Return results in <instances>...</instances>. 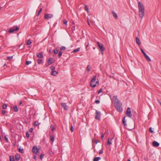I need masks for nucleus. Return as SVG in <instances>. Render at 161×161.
Masks as SVG:
<instances>
[{"label":"nucleus","mask_w":161,"mask_h":161,"mask_svg":"<svg viewBox=\"0 0 161 161\" xmlns=\"http://www.w3.org/2000/svg\"><path fill=\"white\" fill-rule=\"evenodd\" d=\"M54 53L55 54H57L58 53V50L57 49H54L53 50Z\"/></svg>","instance_id":"nucleus-35"},{"label":"nucleus","mask_w":161,"mask_h":161,"mask_svg":"<svg viewBox=\"0 0 161 161\" xmlns=\"http://www.w3.org/2000/svg\"><path fill=\"white\" fill-rule=\"evenodd\" d=\"M97 78V76L95 75L92 78L90 83V86L91 87L94 88L96 86L97 84H98V80L97 79V80L96 81Z\"/></svg>","instance_id":"nucleus-2"},{"label":"nucleus","mask_w":161,"mask_h":161,"mask_svg":"<svg viewBox=\"0 0 161 161\" xmlns=\"http://www.w3.org/2000/svg\"><path fill=\"white\" fill-rule=\"evenodd\" d=\"M57 74V72L55 71H52L51 73V75L54 76L56 75Z\"/></svg>","instance_id":"nucleus-20"},{"label":"nucleus","mask_w":161,"mask_h":161,"mask_svg":"<svg viewBox=\"0 0 161 161\" xmlns=\"http://www.w3.org/2000/svg\"><path fill=\"white\" fill-rule=\"evenodd\" d=\"M62 54V52L61 51H60L58 54V56L59 58H60Z\"/></svg>","instance_id":"nucleus-33"},{"label":"nucleus","mask_w":161,"mask_h":161,"mask_svg":"<svg viewBox=\"0 0 161 161\" xmlns=\"http://www.w3.org/2000/svg\"><path fill=\"white\" fill-rule=\"evenodd\" d=\"M61 105L63 107L64 109L67 110V106L66 104L65 103H61Z\"/></svg>","instance_id":"nucleus-13"},{"label":"nucleus","mask_w":161,"mask_h":161,"mask_svg":"<svg viewBox=\"0 0 161 161\" xmlns=\"http://www.w3.org/2000/svg\"><path fill=\"white\" fill-rule=\"evenodd\" d=\"M138 8L139 17L142 20L144 15V8L143 4L140 2H138Z\"/></svg>","instance_id":"nucleus-1"},{"label":"nucleus","mask_w":161,"mask_h":161,"mask_svg":"<svg viewBox=\"0 0 161 161\" xmlns=\"http://www.w3.org/2000/svg\"><path fill=\"white\" fill-rule=\"evenodd\" d=\"M154 147H158L159 145V144L156 141H153L152 143Z\"/></svg>","instance_id":"nucleus-12"},{"label":"nucleus","mask_w":161,"mask_h":161,"mask_svg":"<svg viewBox=\"0 0 161 161\" xmlns=\"http://www.w3.org/2000/svg\"><path fill=\"white\" fill-rule=\"evenodd\" d=\"M112 14H113V16L115 17V19H118V15L114 11H112Z\"/></svg>","instance_id":"nucleus-15"},{"label":"nucleus","mask_w":161,"mask_h":161,"mask_svg":"<svg viewBox=\"0 0 161 161\" xmlns=\"http://www.w3.org/2000/svg\"><path fill=\"white\" fill-rule=\"evenodd\" d=\"M125 117L122 119V122L124 125L125 126L126 125V124L125 123Z\"/></svg>","instance_id":"nucleus-24"},{"label":"nucleus","mask_w":161,"mask_h":161,"mask_svg":"<svg viewBox=\"0 0 161 161\" xmlns=\"http://www.w3.org/2000/svg\"><path fill=\"white\" fill-rule=\"evenodd\" d=\"M158 103H159V104H160V106H161V102H160L159 100H158Z\"/></svg>","instance_id":"nucleus-55"},{"label":"nucleus","mask_w":161,"mask_h":161,"mask_svg":"<svg viewBox=\"0 0 161 161\" xmlns=\"http://www.w3.org/2000/svg\"><path fill=\"white\" fill-rule=\"evenodd\" d=\"M4 139L7 142H8V138L7 136H5L4 137Z\"/></svg>","instance_id":"nucleus-40"},{"label":"nucleus","mask_w":161,"mask_h":161,"mask_svg":"<svg viewBox=\"0 0 161 161\" xmlns=\"http://www.w3.org/2000/svg\"><path fill=\"white\" fill-rule=\"evenodd\" d=\"M50 127L51 130H52V131L53 132L54 130L55 129V127L52 125H50Z\"/></svg>","instance_id":"nucleus-27"},{"label":"nucleus","mask_w":161,"mask_h":161,"mask_svg":"<svg viewBox=\"0 0 161 161\" xmlns=\"http://www.w3.org/2000/svg\"><path fill=\"white\" fill-rule=\"evenodd\" d=\"M101 51V53L103 55V51Z\"/></svg>","instance_id":"nucleus-58"},{"label":"nucleus","mask_w":161,"mask_h":161,"mask_svg":"<svg viewBox=\"0 0 161 161\" xmlns=\"http://www.w3.org/2000/svg\"><path fill=\"white\" fill-rule=\"evenodd\" d=\"M19 27L17 26H13V27L10 28L8 31V32L12 33L14 31H17L19 30Z\"/></svg>","instance_id":"nucleus-4"},{"label":"nucleus","mask_w":161,"mask_h":161,"mask_svg":"<svg viewBox=\"0 0 161 161\" xmlns=\"http://www.w3.org/2000/svg\"><path fill=\"white\" fill-rule=\"evenodd\" d=\"M7 107V105L6 104H3L2 108L3 109H5Z\"/></svg>","instance_id":"nucleus-32"},{"label":"nucleus","mask_w":161,"mask_h":161,"mask_svg":"<svg viewBox=\"0 0 161 161\" xmlns=\"http://www.w3.org/2000/svg\"><path fill=\"white\" fill-rule=\"evenodd\" d=\"M9 159L10 161H14V156H10L9 157Z\"/></svg>","instance_id":"nucleus-23"},{"label":"nucleus","mask_w":161,"mask_h":161,"mask_svg":"<svg viewBox=\"0 0 161 161\" xmlns=\"http://www.w3.org/2000/svg\"><path fill=\"white\" fill-rule=\"evenodd\" d=\"M5 64H4V66H5Z\"/></svg>","instance_id":"nucleus-64"},{"label":"nucleus","mask_w":161,"mask_h":161,"mask_svg":"<svg viewBox=\"0 0 161 161\" xmlns=\"http://www.w3.org/2000/svg\"><path fill=\"white\" fill-rule=\"evenodd\" d=\"M97 44L98 46L100 51H104L105 48L104 47L103 45V44H100L99 42H97Z\"/></svg>","instance_id":"nucleus-7"},{"label":"nucleus","mask_w":161,"mask_h":161,"mask_svg":"<svg viewBox=\"0 0 161 161\" xmlns=\"http://www.w3.org/2000/svg\"><path fill=\"white\" fill-rule=\"evenodd\" d=\"M103 153V150H102L100 151L99 152V154H102Z\"/></svg>","instance_id":"nucleus-50"},{"label":"nucleus","mask_w":161,"mask_h":161,"mask_svg":"<svg viewBox=\"0 0 161 161\" xmlns=\"http://www.w3.org/2000/svg\"><path fill=\"white\" fill-rule=\"evenodd\" d=\"M114 105L115 108L117 111L119 112H121L122 111L123 109L122 107V104L120 101L114 103Z\"/></svg>","instance_id":"nucleus-3"},{"label":"nucleus","mask_w":161,"mask_h":161,"mask_svg":"<svg viewBox=\"0 0 161 161\" xmlns=\"http://www.w3.org/2000/svg\"><path fill=\"white\" fill-rule=\"evenodd\" d=\"M20 158V156L19 154H16L15 156V158L17 160H19Z\"/></svg>","instance_id":"nucleus-18"},{"label":"nucleus","mask_w":161,"mask_h":161,"mask_svg":"<svg viewBox=\"0 0 161 161\" xmlns=\"http://www.w3.org/2000/svg\"><path fill=\"white\" fill-rule=\"evenodd\" d=\"M33 130V129L32 128H30L29 130V131L30 132H32Z\"/></svg>","instance_id":"nucleus-51"},{"label":"nucleus","mask_w":161,"mask_h":161,"mask_svg":"<svg viewBox=\"0 0 161 161\" xmlns=\"http://www.w3.org/2000/svg\"><path fill=\"white\" fill-rule=\"evenodd\" d=\"M140 50L144 56L146 54L144 52L142 48H140Z\"/></svg>","instance_id":"nucleus-38"},{"label":"nucleus","mask_w":161,"mask_h":161,"mask_svg":"<svg viewBox=\"0 0 161 161\" xmlns=\"http://www.w3.org/2000/svg\"><path fill=\"white\" fill-rule=\"evenodd\" d=\"M95 102L96 103L99 104L100 103V101L99 100H96Z\"/></svg>","instance_id":"nucleus-49"},{"label":"nucleus","mask_w":161,"mask_h":161,"mask_svg":"<svg viewBox=\"0 0 161 161\" xmlns=\"http://www.w3.org/2000/svg\"><path fill=\"white\" fill-rule=\"evenodd\" d=\"M42 11V8H41L40 10H39V11L37 14V16H38L39 15V14L41 13V12Z\"/></svg>","instance_id":"nucleus-41"},{"label":"nucleus","mask_w":161,"mask_h":161,"mask_svg":"<svg viewBox=\"0 0 161 161\" xmlns=\"http://www.w3.org/2000/svg\"><path fill=\"white\" fill-rule=\"evenodd\" d=\"M5 110H3L2 111V113L4 114H5Z\"/></svg>","instance_id":"nucleus-54"},{"label":"nucleus","mask_w":161,"mask_h":161,"mask_svg":"<svg viewBox=\"0 0 161 161\" xmlns=\"http://www.w3.org/2000/svg\"><path fill=\"white\" fill-rule=\"evenodd\" d=\"M85 10L87 12H88V7H87L86 5H85Z\"/></svg>","instance_id":"nucleus-34"},{"label":"nucleus","mask_w":161,"mask_h":161,"mask_svg":"<svg viewBox=\"0 0 161 161\" xmlns=\"http://www.w3.org/2000/svg\"><path fill=\"white\" fill-rule=\"evenodd\" d=\"M92 142H95L96 144H97L98 142H99V141H97V140H92Z\"/></svg>","instance_id":"nucleus-46"},{"label":"nucleus","mask_w":161,"mask_h":161,"mask_svg":"<svg viewBox=\"0 0 161 161\" xmlns=\"http://www.w3.org/2000/svg\"><path fill=\"white\" fill-rule=\"evenodd\" d=\"M53 15L51 14H45L44 15V18L45 19H49L52 18Z\"/></svg>","instance_id":"nucleus-9"},{"label":"nucleus","mask_w":161,"mask_h":161,"mask_svg":"<svg viewBox=\"0 0 161 161\" xmlns=\"http://www.w3.org/2000/svg\"><path fill=\"white\" fill-rule=\"evenodd\" d=\"M31 61H26V62H25V64L26 65H28L29 64H31Z\"/></svg>","instance_id":"nucleus-36"},{"label":"nucleus","mask_w":161,"mask_h":161,"mask_svg":"<svg viewBox=\"0 0 161 161\" xmlns=\"http://www.w3.org/2000/svg\"><path fill=\"white\" fill-rule=\"evenodd\" d=\"M26 136L27 138H29L30 135L28 132H27L26 134Z\"/></svg>","instance_id":"nucleus-43"},{"label":"nucleus","mask_w":161,"mask_h":161,"mask_svg":"<svg viewBox=\"0 0 161 161\" xmlns=\"http://www.w3.org/2000/svg\"><path fill=\"white\" fill-rule=\"evenodd\" d=\"M67 21L66 20H63V23L65 25H67Z\"/></svg>","instance_id":"nucleus-42"},{"label":"nucleus","mask_w":161,"mask_h":161,"mask_svg":"<svg viewBox=\"0 0 161 161\" xmlns=\"http://www.w3.org/2000/svg\"><path fill=\"white\" fill-rule=\"evenodd\" d=\"M39 123L36 121L34 122V125H35L37 126L38 125Z\"/></svg>","instance_id":"nucleus-44"},{"label":"nucleus","mask_w":161,"mask_h":161,"mask_svg":"<svg viewBox=\"0 0 161 161\" xmlns=\"http://www.w3.org/2000/svg\"><path fill=\"white\" fill-rule=\"evenodd\" d=\"M22 103V102L21 101H20L19 103V105H20Z\"/></svg>","instance_id":"nucleus-56"},{"label":"nucleus","mask_w":161,"mask_h":161,"mask_svg":"<svg viewBox=\"0 0 161 161\" xmlns=\"http://www.w3.org/2000/svg\"><path fill=\"white\" fill-rule=\"evenodd\" d=\"M88 45H89V44H88L86 46V47H88Z\"/></svg>","instance_id":"nucleus-60"},{"label":"nucleus","mask_w":161,"mask_h":161,"mask_svg":"<svg viewBox=\"0 0 161 161\" xmlns=\"http://www.w3.org/2000/svg\"><path fill=\"white\" fill-rule=\"evenodd\" d=\"M91 68V67L90 66V65H88L86 68V71H90V69Z\"/></svg>","instance_id":"nucleus-31"},{"label":"nucleus","mask_w":161,"mask_h":161,"mask_svg":"<svg viewBox=\"0 0 161 161\" xmlns=\"http://www.w3.org/2000/svg\"><path fill=\"white\" fill-rule=\"evenodd\" d=\"M37 63L38 64H42L43 63V61H42V60L41 59H38L37 60Z\"/></svg>","instance_id":"nucleus-19"},{"label":"nucleus","mask_w":161,"mask_h":161,"mask_svg":"<svg viewBox=\"0 0 161 161\" xmlns=\"http://www.w3.org/2000/svg\"><path fill=\"white\" fill-rule=\"evenodd\" d=\"M149 131L151 133L153 132V130H152V128L151 127L149 128Z\"/></svg>","instance_id":"nucleus-45"},{"label":"nucleus","mask_w":161,"mask_h":161,"mask_svg":"<svg viewBox=\"0 0 161 161\" xmlns=\"http://www.w3.org/2000/svg\"><path fill=\"white\" fill-rule=\"evenodd\" d=\"M66 49V47L64 46H62L60 47V50H64Z\"/></svg>","instance_id":"nucleus-39"},{"label":"nucleus","mask_w":161,"mask_h":161,"mask_svg":"<svg viewBox=\"0 0 161 161\" xmlns=\"http://www.w3.org/2000/svg\"><path fill=\"white\" fill-rule=\"evenodd\" d=\"M2 8V7H0V10Z\"/></svg>","instance_id":"nucleus-62"},{"label":"nucleus","mask_w":161,"mask_h":161,"mask_svg":"<svg viewBox=\"0 0 161 161\" xmlns=\"http://www.w3.org/2000/svg\"><path fill=\"white\" fill-rule=\"evenodd\" d=\"M144 56L147 61L148 62H150L151 61L150 58L147 54L145 55Z\"/></svg>","instance_id":"nucleus-17"},{"label":"nucleus","mask_w":161,"mask_h":161,"mask_svg":"<svg viewBox=\"0 0 161 161\" xmlns=\"http://www.w3.org/2000/svg\"><path fill=\"white\" fill-rule=\"evenodd\" d=\"M13 56H10V57H7V58L8 60H11L13 58Z\"/></svg>","instance_id":"nucleus-37"},{"label":"nucleus","mask_w":161,"mask_h":161,"mask_svg":"<svg viewBox=\"0 0 161 161\" xmlns=\"http://www.w3.org/2000/svg\"><path fill=\"white\" fill-rule=\"evenodd\" d=\"M101 159L100 157H97L94 158L93 161H98L99 160H100Z\"/></svg>","instance_id":"nucleus-21"},{"label":"nucleus","mask_w":161,"mask_h":161,"mask_svg":"<svg viewBox=\"0 0 161 161\" xmlns=\"http://www.w3.org/2000/svg\"><path fill=\"white\" fill-rule=\"evenodd\" d=\"M54 140V138L53 136H50V140L52 142V144Z\"/></svg>","instance_id":"nucleus-25"},{"label":"nucleus","mask_w":161,"mask_h":161,"mask_svg":"<svg viewBox=\"0 0 161 161\" xmlns=\"http://www.w3.org/2000/svg\"><path fill=\"white\" fill-rule=\"evenodd\" d=\"M104 135L103 134H102L101 135V138L102 139H103V137H104Z\"/></svg>","instance_id":"nucleus-53"},{"label":"nucleus","mask_w":161,"mask_h":161,"mask_svg":"<svg viewBox=\"0 0 161 161\" xmlns=\"http://www.w3.org/2000/svg\"><path fill=\"white\" fill-rule=\"evenodd\" d=\"M39 148L37 147L36 146H34L32 149V152L36 154H37L39 152Z\"/></svg>","instance_id":"nucleus-8"},{"label":"nucleus","mask_w":161,"mask_h":161,"mask_svg":"<svg viewBox=\"0 0 161 161\" xmlns=\"http://www.w3.org/2000/svg\"><path fill=\"white\" fill-rule=\"evenodd\" d=\"M100 112L97 111H96L95 117V119L99 120L100 119Z\"/></svg>","instance_id":"nucleus-6"},{"label":"nucleus","mask_w":161,"mask_h":161,"mask_svg":"<svg viewBox=\"0 0 161 161\" xmlns=\"http://www.w3.org/2000/svg\"><path fill=\"white\" fill-rule=\"evenodd\" d=\"M36 156H34V158L35 159H36Z\"/></svg>","instance_id":"nucleus-59"},{"label":"nucleus","mask_w":161,"mask_h":161,"mask_svg":"<svg viewBox=\"0 0 161 161\" xmlns=\"http://www.w3.org/2000/svg\"><path fill=\"white\" fill-rule=\"evenodd\" d=\"M73 130H74V129H73V126L72 125H71V127H70V130L71 131V132H73Z\"/></svg>","instance_id":"nucleus-47"},{"label":"nucleus","mask_w":161,"mask_h":161,"mask_svg":"<svg viewBox=\"0 0 161 161\" xmlns=\"http://www.w3.org/2000/svg\"><path fill=\"white\" fill-rule=\"evenodd\" d=\"M43 155L42 154H41V155H40V158L41 160L42 159V158L43 157Z\"/></svg>","instance_id":"nucleus-52"},{"label":"nucleus","mask_w":161,"mask_h":161,"mask_svg":"<svg viewBox=\"0 0 161 161\" xmlns=\"http://www.w3.org/2000/svg\"><path fill=\"white\" fill-rule=\"evenodd\" d=\"M87 22H88V25H89V26H90V24L89 22L88 21V20Z\"/></svg>","instance_id":"nucleus-57"},{"label":"nucleus","mask_w":161,"mask_h":161,"mask_svg":"<svg viewBox=\"0 0 161 161\" xmlns=\"http://www.w3.org/2000/svg\"><path fill=\"white\" fill-rule=\"evenodd\" d=\"M43 52H41L39 53H38L36 54L37 57L39 58H43Z\"/></svg>","instance_id":"nucleus-10"},{"label":"nucleus","mask_w":161,"mask_h":161,"mask_svg":"<svg viewBox=\"0 0 161 161\" xmlns=\"http://www.w3.org/2000/svg\"><path fill=\"white\" fill-rule=\"evenodd\" d=\"M112 140V139H111V141H110L109 140V139H108V140L107 142V145H111L112 144V143H111Z\"/></svg>","instance_id":"nucleus-30"},{"label":"nucleus","mask_w":161,"mask_h":161,"mask_svg":"<svg viewBox=\"0 0 161 161\" xmlns=\"http://www.w3.org/2000/svg\"><path fill=\"white\" fill-rule=\"evenodd\" d=\"M103 89L102 88L100 89L98 91V94H99L100 93L102 92Z\"/></svg>","instance_id":"nucleus-48"},{"label":"nucleus","mask_w":161,"mask_h":161,"mask_svg":"<svg viewBox=\"0 0 161 161\" xmlns=\"http://www.w3.org/2000/svg\"><path fill=\"white\" fill-rule=\"evenodd\" d=\"M31 43H32V42L31 41V40H29L27 41V42L26 43V45H29L31 44Z\"/></svg>","instance_id":"nucleus-29"},{"label":"nucleus","mask_w":161,"mask_h":161,"mask_svg":"<svg viewBox=\"0 0 161 161\" xmlns=\"http://www.w3.org/2000/svg\"><path fill=\"white\" fill-rule=\"evenodd\" d=\"M47 62L48 64L49 65L52 64L53 63V58H50L48 60Z\"/></svg>","instance_id":"nucleus-14"},{"label":"nucleus","mask_w":161,"mask_h":161,"mask_svg":"<svg viewBox=\"0 0 161 161\" xmlns=\"http://www.w3.org/2000/svg\"><path fill=\"white\" fill-rule=\"evenodd\" d=\"M126 114L127 117H128L129 118H131L132 116L131 110L130 108L129 107L128 108H127Z\"/></svg>","instance_id":"nucleus-5"},{"label":"nucleus","mask_w":161,"mask_h":161,"mask_svg":"<svg viewBox=\"0 0 161 161\" xmlns=\"http://www.w3.org/2000/svg\"><path fill=\"white\" fill-rule=\"evenodd\" d=\"M80 48H78L76 49H75L74 50L73 52L74 53H76L77 52H78L80 51Z\"/></svg>","instance_id":"nucleus-22"},{"label":"nucleus","mask_w":161,"mask_h":161,"mask_svg":"<svg viewBox=\"0 0 161 161\" xmlns=\"http://www.w3.org/2000/svg\"><path fill=\"white\" fill-rule=\"evenodd\" d=\"M113 100L114 101V103H116L119 101L117 98V96H114L113 98Z\"/></svg>","instance_id":"nucleus-11"},{"label":"nucleus","mask_w":161,"mask_h":161,"mask_svg":"<svg viewBox=\"0 0 161 161\" xmlns=\"http://www.w3.org/2000/svg\"><path fill=\"white\" fill-rule=\"evenodd\" d=\"M19 151L21 153H24L23 149H21L20 148H19Z\"/></svg>","instance_id":"nucleus-28"},{"label":"nucleus","mask_w":161,"mask_h":161,"mask_svg":"<svg viewBox=\"0 0 161 161\" xmlns=\"http://www.w3.org/2000/svg\"><path fill=\"white\" fill-rule=\"evenodd\" d=\"M14 109L15 112H17L18 111V108L16 106L14 107Z\"/></svg>","instance_id":"nucleus-26"},{"label":"nucleus","mask_w":161,"mask_h":161,"mask_svg":"<svg viewBox=\"0 0 161 161\" xmlns=\"http://www.w3.org/2000/svg\"><path fill=\"white\" fill-rule=\"evenodd\" d=\"M127 161H131V160L130 159H129Z\"/></svg>","instance_id":"nucleus-61"},{"label":"nucleus","mask_w":161,"mask_h":161,"mask_svg":"<svg viewBox=\"0 0 161 161\" xmlns=\"http://www.w3.org/2000/svg\"><path fill=\"white\" fill-rule=\"evenodd\" d=\"M136 40L137 44L138 45H140L141 44V43L140 42V40L137 37H136Z\"/></svg>","instance_id":"nucleus-16"},{"label":"nucleus","mask_w":161,"mask_h":161,"mask_svg":"<svg viewBox=\"0 0 161 161\" xmlns=\"http://www.w3.org/2000/svg\"><path fill=\"white\" fill-rule=\"evenodd\" d=\"M31 47V46H28V47Z\"/></svg>","instance_id":"nucleus-63"}]
</instances>
